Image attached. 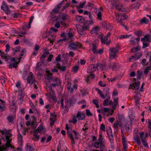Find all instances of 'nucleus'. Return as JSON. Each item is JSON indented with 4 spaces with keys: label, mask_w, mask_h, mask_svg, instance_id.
<instances>
[{
    "label": "nucleus",
    "mask_w": 151,
    "mask_h": 151,
    "mask_svg": "<svg viewBox=\"0 0 151 151\" xmlns=\"http://www.w3.org/2000/svg\"><path fill=\"white\" fill-rule=\"evenodd\" d=\"M51 33V32L45 33L44 34L45 36H43V37L44 38L48 37L47 41L49 42L51 44H52L53 43L55 40L56 35Z\"/></svg>",
    "instance_id": "nucleus-1"
},
{
    "label": "nucleus",
    "mask_w": 151,
    "mask_h": 151,
    "mask_svg": "<svg viewBox=\"0 0 151 151\" xmlns=\"http://www.w3.org/2000/svg\"><path fill=\"white\" fill-rule=\"evenodd\" d=\"M12 52L13 55H15L16 54H19L21 57L25 56L26 54L25 49H22L20 51V48H13L12 49ZM21 58L20 57L19 60H20Z\"/></svg>",
    "instance_id": "nucleus-2"
},
{
    "label": "nucleus",
    "mask_w": 151,
    "mask_h": 151,
    "mask_svg": "<svg viewBox=\"0 0 151 151\" xmlns=\"http://www.w3.org/2000/svg\"><path fill=\"white\" fill-rule=\"evenodd\" d=\"M57 86V85H56V83H52L51 84L50 86V92L48 93L47 95V96L48 94H50L51 98L52 99V100L54 102H56L57 100V99L55 96V92L52 89V87H55Z\"/></svg>",
    "instance_id": "nucleus-3"
},
{
    "label": "nucleus",
    "mask_w": 151,
    "mask_h": 151,
    "mask_svg": "<svg viewBox=\"0 0 151 151\" xmlns=\"http://www.w3.org/2000/svg\"><path fill=\"white\" fill-rule=\"evenodd\" d=\"M150 35L145 36L144 37L141 39V41L142 42L143 47H147L149 46L150 43Z\"/></svg>",
    "instance_id": "nucleus-4"
},
{
    "label": "nucleus",
    "mask_w": 151,
    "mask_h": 151,
    "mask_svg": "<svg viewBox=\"0 0 151 151\" xmlns=\"http://www.w3.org/2000/svg\"><path fill=\"white\" fill-rule=\"evenodd\" d=\"M65 128L67 131V134L68 135V137L70 138L71 140L72 144V145L73 146L75 144V142L73 136L71 133V132L72 131V129L71 128H70L69 127H68L67 124H66Z\"/></svg>",
    "instance_id": "nucleus-5"
},
{
    "label": "nucleus",
    "mask_w": 151,
    "mask_h": 151,
    "mask_svg": "<svg viewBox=\"0 0 151 151\" xmlns=\"http://www.w3.org/2000/svg\"><path fill=\"white\" fill-rule=\"evenodd\" d=\"M76 27L78 33L81 35H85L84 32L85 29L88 30L89 29V27L88 26H82L80 24H77Z\"/></svg>",
    "instance_id": "nucleus-6"
},
{
    "label": "nucleus",
    "mask_w": 151,
    "mask_h": 151,
    "mask_svg": "<svg viewBox=\"0 0 151 151\" xmlns=\"http://www.w3.org/2000/svg\"><path fill=\"white\" fill-rule=\"evenodd\" d=\"M116 19L118 22H120L123 25L122 21L128 18V16L125 14H116Z\"/></svg>",
    "instance_id": "nucleus-7"
},
{
    "label": "nucleus",
    "mask_w": 151,
    "mask_h": 151,
    "mask_svg": "<svg viewBox=\"0 0 151 151\" xmlns=\"http://www.w3.org/2000/svg\"><path fill=\"white\" fill-rule=\"evenodd\" d=\"M105 140L102 137V134H101L99 135L98 142H95L94 144V146L96 148H99V144H105Z\"/></svg>",
    "instance_id": "nucleus-8"
},
{
    "label": "nucleus",
    "mask_w": 151,
    "mask_h": 151,
    "mask_svg": "<svg viewBox=\"0 0 151 151\" xmlns=\"http://www.w3.org/2000/svg\"><path fill=\"white\" fill-rule=\"evenodd\" d=\"M67 86V91L70 93H73L74 90H76L78 88L77 85L74 84L72 85V84L69 82H68Z\"/></svg>",
    "instance_id": "nucleus-9"
},
{
    "label": "nucleus",
    "mask_w": 151,
    "mask_h": 151,
    "mask_svg": "<svg viewBox=\"0 0 151 151\" xmlns=\"http://www.w3.org/2000/svg\"><path fill=\"white\" fill-rule=\"evenodd\" d=\"M119 50L117 48H111L110 49L109 58L110 59H112L116 57V53L118 52Z\"/></svg>",
    "instance_id": "nucleus-10"
},
{
    "label": "nucleus",
    "mask_w": 151,
    "mask_h": 151,
    "mask_svg": "<svg viewBox=\"0 0 151 151\" xmlns=\"http://www.w3.org/2000/svg\"><path fill=\"white\" fill-rule=\"evenodd\" d=\"M121 137L124 150L127 151L128 148L127 144V143L126 138L122 131L121 132Z\"/></svg>",
    "instance_id": "nucleus-11"
},
{
    "label": "nucleus",
    "mask_w": 151,
    "mask_h": 151,
    "mask_svg": "<svg viewBox=\"0 0 151 151\" xmlns=\"http://www.w3.org/2000/svg\"><path fill=\"white\" fill-rule=\"evenodd\" d=\"M141 96L140 93L139 92H137L134 96V99L135 100V105L139 109V104L140 99Z\"/></svg>",
    "instance_id": "nucleus-12"
},
{
    "label": "nucleus",
    "mask_w": 151,
    "mask_h": 151,
    "mask_svg": "<svg viewBox=\"0 0 151 151\" xmlns=\"http://www.w3.org/2000/svg\"><path fill=\"white\" fill-rule=\"evenodd\" d=\"M27 83L32 84H33L35 81V79L33 77V75L32 72H29L28 77L27 78Z\"/></svg>",
    "instance_id": "nucleus-13"
},
{
    "label": "nucleus",
    "mask_w": 151,
    "mask_h": 151,
    "mask_svg": "<svg viewBox=\"0 0 151 151\" xmlns=\"http://www.w3.org/2000/svg\"><path fill=\"white\" fill-rule=\"evenodd\" d=\"M97 69L96 64L91 65L88 68V72L91 74V73L95 71Z\"/></svg>",
    "instance_id": "nucleus-14"
},
{
    "label": "nucleus",
    "mask_w": 151,
    "mask_h": 151,
    "mask_svg": "<svg viewBox=\"0 0 151 151\" xmlns=\"http://www.w3.org/2000/svg\"><path fill=\"white\" fill-rule=\"evenodd\" d=\"M139 136L142 140L143 145L145 147H147L148 146L147 141L145 138L144 137V132H141L139 133Z\"/></svg>",
    "instance_id": "nucleus-15"
},
{
    "label": "nucleus",
    "mask_w": 151,
    "mask_h": 151,
    "mask_svg": "<svg viewBox=\"0 0 151 151\" xmlns=\"http://www.w3.org/2000/svg\"><path fill=\"white\" fill-rule=\"evenodd\" d=\"M134 138L137 145H140L141 142L139 138V134L137 131L136 132V131H135V133L134 135Z\"/></svg>",
    "instance_id": "nucleus-16"
},
{
    "label": "nucleus",
    "mask_w": 151,
    "mask_h": 151,
    "mask_svg": "<svg viewBox=\"0 0 151 151\" xmlns=\"http://www.w3.org/2000/svg\"><path fill=\"white\" fill-rule=\"evenodd\" d=\"M46 72L47 74L46 75V79L49 82H51L54 77L52 76L53 73H50L49 70H47Z\"/></svg>",
    "instance_id": "nucleus-17"
},
{
    "label": "nucleus",
    "mask_w": 151,
    "mask_h": 151,
    "mask_svg": "<svg viewBox=\"0 0 151 151\" xmlns=\"http://www.w3.org/2000/svg\"><path fill=\"white\" fill-rule=\"evenodd\" d=\"M1 8L7 14L9 15L11 14L10 10L9 9L7 6L4 3L1 6Z\"/></svg>",
    "instance_id": "nucleus-18"
},
{
    "label": "nucleus",
    "mask_w": 151,
    "mask_h": 151,
    "mask_svg": "<svg viewBox=\"0 0 151 151\" xmlns=\"http://www.w3.org/2000/svg\"><path fill=\"white\" fill-rule=\"evenodd\" d=\"M67 1V0H63L59 4L56 6L54 9L52 10V12H58L60 10L61 6L63 4L64 1Z\"/></svg>",
    "instance_id": "nucleus-19"
},
{
    "label": "nucleus",
    "mask_w": 151,
    "mask_h": 151,
    "mask_svg": "<svg viewBox=\"0 0 151 151\" xmlns=\"http://www.w3.org/2000/svg\"><path fill=\"white\" fill-rule=\"evenodd\" d=\"M110 67L113 70H116L119 69V65L118 64L114 63H110Z\"/></svg>",
    "instance_id": "nucleus-20"
},
{
    "label": "nucleus",
    "mask_w": 151,
    "mask_h": 151,
    "mask_svg": "<svg viewBox=\"0 0 151 151\" xmlns=\"http://www.w3.org/2000/svg\"><path fill=\"white\" fill-rule=\"evenodd\" d=\"M55 67L57 69L60 70V71L63 72L65 71L66 70L67 68L66 66H61L60 65V64L58 63H56Z\"/></svg>",
    "instance_id": "nucleus-21"
},
{
    "label": "nucleus",
    "mask_w": 151,
    "mask_h": 151,
    "mask_svg": "<svg viewBox=\"0 0 151 151\" xmlns=\"http://www.w3.org/2000/svg\"><path fill=\"white\" fill-rule=\"evenodd\" d=\"M108 38L105 36L103 37H101V40L102 43L104 44H106L107 46L109 45L110 43L109 40L107 41Z\"/></svg>",
    "instance_id": "nucleus-22"
},
{
    "label": "nucleus",
    "mask_w": 151,
    "mask_h": 151,
    "mask_svg": "<svg viewBox=\"0 0 151 151\" xmlns=\"http://www.w3.org/2000/svg\"><path fill=\"white\" fill-rule=\"evenodd\" d=\"M140 84L139 82L138 81L137 83H134L130 85L129 88H131L133 89H135L136 90H138L139 89V86Z\"/></svg>",
    "instance_id": "nucleus-23"
},
{
    "label": "nucleus",
    "mask_w": 151,
    "mask_h": 151,
    "mask_svg": "<svg viewBox=\"0 0 151 151\" xmlns=\"http://www.w3.org/2000/svg\"><path fill=\"white\" fill-rule=\"evenodd\" d=\"M96 48H92V51L94 54L101 55L103 53V49H97Z\"/></svg>",
    "instance_id": "nucleus-24"
},
{
    "label": "nucleus",
    "mask_w": 151,
    "mask_h": 151,
    "mask_svg": "<svg viewBox=\"0 0 151 151\" xmlns=\"http://www.w3.org/2000/svg\"><path fill=\"white\" fill-rule=\"evenodd\" d=\"M85 114L80 111L78 112L76 116V118L79 120H83L85 118Z\"/></svg>",
    "instance_id": "nucleus-25"
},
{
    "label": "nucleus",
    "mask_w": 151,
    "mask_h": 151,
    "mask_svg": "<svg viewBox=\"0 0 151 151\" xmlns=\"http://www.w3.org/2000/svg\"><path fill=\"white\" fill-rule=\"evenodd\" d=\"M96 65L97 69H98L103 70L106 68V65L105 64L101 63H97L96 64Z\"/></svg>",
    "instance_id": "nucleus-26"
},
{
    "label": "nucleus",
    "mask_w": 151,
    "mask_h": 151,
    "mask_svg": "<svg viewBox=\"0 0 151 151\" xmlns=\"http://www.w3.org/2000/svg\"><path fill=\"white\" fill-rule=\"evenodd\" d=\"M100 27H93L91 31V34L96 33L97 34L99 33V32L100 31Z\"/></svg>",
    "instance_id": "nucleus-27"
},
{
    "label": "nucleus",
    "mask_w": 151,
    "mask_h": 151,
    "mask_svg": "<svg viewBox=\"0 0 151 151\" xmlns=\"http://www.w3.org/2000/svg\"><path fill=\"white\" fill-rule=\"evenodd\" d=\"M116 9L119 11L123 12L126 10V9L123 7V4L122 3H119V4L116 6Z\"/></svg>",
    "instance_id": "nucleus-28"
},
{
    "label": "nucleus",
    "mask_w": 151,
    "mask_h": 151,
    "mask_svg": "<svg viewBox=\"0 0 151 151\" xmlns=\"http://www.w3.org/2000/svg\"><path fill=\"white\" fill-rule=\"evenodd\" d=\"M82 45L80 43L76 42L71 43L69 45V47H81Z\"/></svg>",
    "instance_id": "nucleus-29"
},
{
    "label": "nucleus",
    "mask_w": 151,
    "mask_h": 151,
    "mask_svg": "<svg viewBox=\"0 0 151 151\" xmlns=\"http://www.w3.org/2000/svg\"><path fill=\"white\" fill-rule=\"evenodd\" d=\"M75 19L78 23H82L85 21V19L81 16H76Z\"/></svg>",
    "instance_id": "nucleus-30"
},
{
    "label": "nucleus",
    "mask_w": 151,
    "mask_h": 151,
    "mask_svg": "<svg viewBox=\"0 0 151 151\" xmlns=\"http://www.w3.org/2000/svg\"><path fill=\"white\" fill-rule=\"evenodd\" d=\"M51 82H55V83H56V85H57L60 86L61 84L60 79L56 77H54L53 79H52Z\"/></svg>",
    "instance_id": "nucleus-31"
},
{
    "label": "nucleus",
    "mask_w": 151,
    "mask_h": 151,
    "mask_svg": "<svg viewBox=\"0 0 151 151\" xmlns=\"http://www.w3.org/2000/svg\"><path fill=\"white\" fill-rule=\"evenodd\" d=\"M51 116H52L53 118H50V124L51 126H53L54 125V123L55 122L56 118V116L50 113Z\"/></svg>",
    "instance_id": "nucleus-32"
},
{
    "label": "nucleus",
    "mask_w": 151,
    "mask_h": 151,
    "mask_svg": "<svg viewBox=\"0 0 151 151\" xmlns=\"http://www.w3.org/2000/svg\"><path fill=\"white\" fill-rule=\"evenodd\" d=\"M15 118V116H8L6 118V119L8 120V121L9 123H13V121L14 120Z\"/></svg>",
    "instance_id": "nucleus-33"
},
{
    "label": "nucleus",
    "mask_w": 151,
    "mask_h": 151,
    "mask_svg": "<svg viewBox=\"0 0 151 151\" xmlns=\"http://www.w3.org/2000/svg\"><path fill=\"white\" fill-rule=\"evenodd\" d=\"M140 24H142L143 23L147 24L148 23L149 20L146 17H144L142 19L139 20Z\"/></svg>",
    "instance_id": "nucleus-34"
},
{
    "label": "nucleus",
    "mask_w": 151,
    "mask_h": 151,
    "mask_svg": "<svg viewBox=\"0 0 151 151\" xmlns=\"http://www.w3.org/2000/svg\"><path fill=\"white\" fill-rule=\"evenodd\" d=\"M96 91L98 92V94L100 95V96L103 99H105V97L104 94L103 93L102 91L98 88H95Z\"/></svg>",
    "instance_id": "nucleus-35"
},
{
    "label": "nucleus",
    "mask_w": 151,
    "mask_h": 151,
    "mask_svg": "<svg viewBox=\"0 0 151 151\" xmlns=\"http://www.w3.org/2000/svg\"><path fill=\"white\" fill-rule=\"evenodd\" d=\"M90 76H88L85 79V81L87 83L89 82L90 78H93L95 77V75L94 74H90Z\"/></svg>",
    "instance_id": "nucleus-36"
},
{
    "label": "nucleus",
    "mask_w": 151,
    "mask_h": 151,
    "mask_svg": "<svg viewBox=\"0 0 151 151\" xmlns=\"http://www.w3.org/2000/svg\"><path fill=\"white\" fill-rule=\"evenodd\" d=\"M97 17L96 19L98 20L101 21L102 20V13L101 12H98L96 14Z\"/></svg>",
    "instance_id": "nucleus-37"
},
{
    "label": "nucleus",
    "mask_w": 151,
    "mask_h": 151,
    "mask_svg": "<svg viewBox=\"0 0 151 151\" xmlns=\"http://www.w3.org/2000/svg\"><path fill=\"white\" fill-rule=\"evenodd\" d=\"M143 74V71L138 70L137 71V77L138 79H140L142 78V76Z\"/></svg>",
    "instance_id": "nucleus-38"
},
{
    "label": "nucleus",
    "mask_w": 151,
    "mask_h": 151,
    "mask_svg": "<svg viewBox=\"0 0 151 151\" xmlns=\"http://www.w3.org/2000/svg\"><path fill=\"white\" fill-rule=\"evenodd\" d=\"M32 118L33 120L32 122V126L34 127H36L37 126V123L36 121V119L34 116H32Z\"/></svg>",
    "instance_id": "nucleus-39"
},
{
    "label": "nucleus",
    "mask_w": 151,
    "mask_h": 151,
    "mask_svg": "<svg viewBox=\"0 0 151 151\" xmlns=\"http://www.w3.org/2000/svg\"><path fill=\"white\" fill-rule=\"evenodd\" d=\"M104 90H106V91L105 92V95L107 97V98L108 99H110V96L109 95L110 93V92H109V89L108 88H105Z\"/></svg>",
    "instance_id": "nucleus-40"
},
{
    "label": "nucleus",
    "mask_w": 151,
    "mask_h": 151,
    "mask_svg": "<svg viewBox=\"0 0 151 151\" xmlns=\"http://www.w3.org/2000/svg\"><path fill=\"white\" fill-rule=\"evenodd\" d=\"M106 132L108 134V137L113 136L112 131L111 128L109 127L106 130Z\"/></svg>",
    "instance_id": "nucleus-41"
},
{
    "label": "nucleus",
    "mask_w": 151,
    "mask_h": 151,
    "mask_svg": "<svg viewBox=\"0 0 151 151\" xmlns=\"http://www.w3.org/2000/svg\"><path fill=\"white\" fill-rule=\"evenodd\" d=\"M18 96H24V89H19L18 90Z\"/></svg>",
    "instance_id": "nucleus-42"
},
{
    "label": "nucleus",
    "mask_w": 151,
    "mask_h": 151,
    "mask_svg": "<svg viewBox=\"0 0 151 151\" xmlns=\"http://www.w3.org/2000/svg\"><path fill=\"white\" fill-rule=\"evenodd\" d=\"M131 36V35H121L119 37V39H122L124 38H127Z\"/></svg>",
    "instance_id": "nucleus-43"
},
{
    "label": "nucleus",
    "mask_w": 151,
    "mask_h": 151,
    "mask_svg": "<svg viewBox=\"0 0 151 151\" xmlns=\"http://www.w3.org/2000/svg\"><path fill=\"white\" fill-rule=\"evenodd\" d=\"M92 103L96 105V107L97 108H99V105L98 104V100L97 99H94L92 101Z\"/></svg>",
    "instance_id": "nucleus-44"
},
{
    "label": "nucleus",
    "mask_w": 151,
    "mask_h": 151,
    "mask_svg": "<svg viewBox=\"0 0 151 151\" xmlns=\"http://www.w3.org/2000/svg\"><path fill=\"white\" fill-rule=\"evenodd\" d=\"M40 138V136L39 135L36 134H33V139L34 141H37L39 140Z\"/></svg>",
    "instance_id": "nucleus-45"
},
{
    "label": "nucleus",
    "mask_w": 151,
    "mask_h": 151,
    "mask_svg": "<svg viewBox=\"0 0 151 151\" xmlns=\"http://www.w3.org/2000/svg\"><path fill=\"white\" fill-rule=\"evenodd\" d=\"M117 1H119V0H111L110 2L113 6H115L117 5L116 3Z\"/></svg>",
    "instance_id": "nucleus-46"
},
{
    "label": "nucleus",
    "mask_w": 151,
    "mask_h": 151,
    "mask_svg": "<svg viewBox=\"0 0 151 151\" xmlns=\"http://www.w3.org/2000/svg\"><path fill=\"white\" fill-rule=\"evenodd\" d=\"M26 148L27 151H33L34 150V148L32 146L29 145H27Z\"/></svg>",
    "instance_id": "nucleus-47"
},
{
    "label": "nucleus",
    "mask_w": 151,
    "mask_h": 151,
    "mask_svg": "<svg viewBox=\"0 0 151 151\" xmlns=\"http://www.w3.org/2000/svg\"><path fill=\"white\" fill-rule=\"evenodd\" d=\"M151 67L150 66L147 67L144 71V73L147 75L148 73L149 70H151Z\"/></svg>",
    "instance_id": "nucleus-48"
},
{
    "label": "nucleus",
    "mask_w": 151,
    "mask_h": 151,
    "mask_svg": "<svg viewBox=\"0 0 151 151\" xmlns=\"http://www.w3.org/2000/svg\"><path fill=\"white\" fill-rule=\"evenodd\" d=\"M100 150L99 151H104V149L105 148V144H99Z\"/></svg>",
    "instance_id": "nucleus-49"
},
{
    "label": "nucleus",
    "mask_w": 151,
    "mask_h": 151,
    "mask_svg": "<svg viewBox=\"0 0 151 151\" xmlns=\"http://www.w3.org/2000/svg\"><path fill=\"white\" fill-rule=\"evenodd\" d=\"M24 96H19V104H21L22 103L23 101V99Z\"/></svg>",
    "instance_id": "nucleus-50"
},
{
    "label": "nucleus",
    "mask_w": 151,
    "mask_h": 151,
    "mask_svg": "<svg viewBox=\"0 0 151 151\" xmlns=\"http://www.w3.org/2000/svg\"><path fill=\"white\" fill-rule=\"evenodd\" d=\"M119 125V122L118 120H116L114 124V127L117 130L118 129V126Z\"/></svg>",
    "instance_id": "nucleus-51"
},
{
    "label": "nucleus",
    "mask_w": 151,
    "mask_h": 151,
    "mask_svg": "<svg viewBox=\"0 0 151 151\" xmlns=\"http://www.w3.org/2000/svg\"><path fill=\"white\" fill-rule=\"evenodd\" d=\"M11 142H9V141L6 142V148L11 147V148L13 147V146L10 144Z\"/></svg>",
    "instance_id": "nucleus-52"
},
{
    "label": "nucleus",
    "mask_w": 151,
    "mask_h": 151,
    "mask_svg": "<svg viewBox=\"0 0 151 151\" xmlns=\"http://www.w3.org/2000/svg\"><path fill=\"white\" fill-rule=\"evenodd\" d=\"M141 63L144 66H146L148 64V63L146 62V60L145 59H144L142 60L141 62Z\"/></svg>",
    "instance_id": "nucleus-53"
},
{
    "label": "nucleus",
    "mask_w": 151,
    "mask_h": 151,
    "mask_svg": "<svg viewBox=\"0 0 151 151\" xmlns=\"http://www.w3.org/2000/svg\"><path fill=\"white\" fill-rule=\"evenodd\" d=\"M86 1H85L83 2V3H80L79 4V5L77 7L78 8H83L84 5L85 4H86Z\"/></svg>",
    "instance_id": "nucleus-54"
},
{
    "label": "nucleus",
    "mask_w": 151,
    "mask_h": 151,
    "mask_svg": "<svg viewBox=\"0 0 151 151\" xmlns=\"http://www.w3.org/2000/svg\"><path fill=\"white\" fill-rule=\"evenodd\" d=\"M109 99H108L107 98V99L105 100L104 101V103H103V105L104 106H108L109 105Z\"/></svg>",
    "instance_id": "nucleus-55"
},
{
    "label": "nucleus",
    "mask_w": 151,
    "mask_h": 151,
    "mask_svg": "<svg viewBox=\"0 0 151 151\" xmlns=\"http://www.w3.org/2000/svg\"><path fill=\"white\" fill-rule=\"evenodd\" d=\"M109 111V109L106 108H104L103 109L101 110V112L104 114L105 115V114H104V112H108Z\"/></svg>",
    "instance_id": "nucleus-56"
},
{
    "label": "nucleus",
    "mask_w": 151,
    "mask_h": 151,
    "mask_svg": "<svg viewBox=\"0 0 151 151\" xmlns=\"http://www.w3.org/2000/svg\"><path fill=\"white\" fill-rule=\"evenodd\" d=\"M79 67L78 66H75L73 68V70L75 73H76L79 69Z\"/></svg>",
    "instance_id": "nucleus-57"
},
{
    "label": "nucleus",
    "mask_w": 151,
    "mask_h": 151,
    "mask_svg": "<svg viewBox=\"0 0 151 151\" xmlns=\"http://www.w3.org/2000/svg\"><path fill=\"white\" fill-rule=\"evenodd\" d=\"M73 119L71 121H70L69 122L70 123H73V124H75L77 123V121L76 119V117L75 116L73 117Z\"/></svg>",
    "instance_id": "nucleus-58"
},
{
    "label": "nucleus",
    "mask_w": 151,
    "mask_h": 151,
    "mask_svg": "<svg viewBox=\"0 0 151 151\" xmlns=\"http://www.w3.org/2000/svg\"><path fill=\"white\" fill-rule=\"evenodd\" d=\"M140 48H133L131 50V52L133 53H135L137 52L138 50H139Z\"/></svg>",
    "instance_id": "nucleus-59"
},
{
    "label": "nucleus",
    "mask_w": 151,
    "mask_h": 151,
    "mask_svg": "<svg viewBox=\"0 0 151 151\" xmlns=\"http://www.w3.org/2000/svg\"><path fill=\"white\" fill-rule=\"evenodd\" d=\"M142 33L141 31H136L134 32V34L138 37H139Z\"/></svg>",
    "instance_id": "nucleus-60"
},
{
    "label": "nucleus",
    "mask_w": 151,
    "mask_h": 151,
    "mask_svg": "<svg viewBox=\"0 0 151 151\" xmlns=\"http://www.w3.org/2000/svg\"><path fill=\"white\" fill-rule=\"evenodd\" d=\"M86 114L87 116H92V114L91 113L90 110L88 109L86 110Z\"/></svg>",
    "instance_id": "nucleus-61"
},
{
    "label": "nucleus",
    "mask_w": 151,
    "mask_h": 151,
    "mask_svg": "<svg viewBox=\"0 0 151 151\" xmlns=\"http://www.w3.org/2000/svg\"><path fill=\"white\" fill-rule=\"evenodd\" d=\"M39 48H35L34 49V52H33L32 55L35 56L36 55Z\"/></svg>",
    "instance_id": "nucleus-62"
},
{
    "label": "nucleus",
    "mask_w": 151,
    "mask_h": 151,
    "mask_svg": "<svg viewBox=\"0 0 151 151\" xmlns=\"http://www.w3.org/2000/svg\"><path fill=\"white\" fill-rule=\"evenodd\" d=\"M140 6V4L139 3H136L134 4L133 8L135 9H138Z\"/></svg>",
    "instance_id": "nucleus-63"
},
{
    "label": "nucleus",
    "mask_w": 151,
    "mask_h": 151,
    "mask_svg": "<svg viewBox=\"0 0 151 151\" xmlns=\"http://www.w3.org/2000/svg\"><path fill=\"white\" fill-rule=\"evenodd\" d=\"M70 3H68L66 4L65 5V6H63L62 9V11L64 10L65 9L68 8L69 5H70Z\"/></svg>",
    "instance_id": "nucleus-64"
}]
</instances>
